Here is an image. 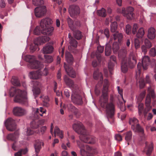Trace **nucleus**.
Here are the masks:
<instances>
[{"mask_svg": "<svg viewBox=\"0 0 156 156\" xmlns=\"http://www.w3.org/2000/svg\"><path fill=\"white\" fill-rule=\"evenodd\" d=\"M104 82L102 94L100 98V102L101 107L103 108L106 107L107 114L110 116L112 117L114 114V105L112 103L107 104L108 101V91L109 83L108 80L107 79H105Z\"/></svg>", "mask_w": 156, "mask_h": 156, "instance_id": "f257e3e1", "label": "nucleus"}, {"mask_svg": "<svg viewBox=\"0 0 156 156\" xmlns=\"http://www.w3.org/2000/svg\"><path fill=\"white\" fill-rule=\"evenodd\" d=\"M126 54L127 51L126 49H121L118 53L119 58H123L121 62V66L122 71L123 73H126L127 71V64L130 68H133L135 66L137 62V55L135 53L131 52L129 55L127 63L126 58Z\"/></svg>", "mask_w": 156, "mask_h": 156, "instance_id": "f03ea898", "label": "nucleus"}, {"mask_svg": "<svg viewBox=\"0 0 156 156\" xmlns=\"http://www.w3.org/2000/svg\"><path fill=\"white\" fill-rule=\"evenodd\" d=\"M73 129L80 134L79 137L81 141L85 143L93 144L95 142V138L93 136L88 135L81 122H77L73 124Z\"/></svg>", "mask_w": 156, "mask_h": 156, "instance_id": "7ed1b4c3", "label": "nucleus"}, {"mask_svg": "<svg viewBox=\"0 0 156 156\" xmlns=\"http://www.w3.org/2000/svg\"><path fill=\"white\" fill-rule=\"evenodd\" d=\"M10 96H15L14 101L15 102L21 104H26L28 103L27 92L25 90H22L19 89H11L10 93Z\"/></svg>", "mask_w": 156, "mask_h": 156, "instance_id": "20e7f679", "label": "nucleus"}, {"mask_svg": "<svg viewBox=\"0 0 156 156\" xmlns=\"http://www.w3.org/2000/svg\"><path fill=\"white\" fill-rule=\"evenodd\" d=\"M52 22V20L48 18H46L41 20L40 26L42 29L41 34L49 36L52 35L54 28L53 27L50 26Z\"/></svg>", "mask_w": 156, "mask_h": 156, "instance_id": "39448f33", "label": "nucleus"}, {"mask_svg": "<svg viewBox=\"0 0 156 156\" xmlns=\"http://www.w3.org/2000/svg\"><path fill=\"white\" fill-rule=\"evenodd\" d=\"M129 123L131 125V128L134 132L141 133L142 140H145L146 137L145 136L143 128L140 126L139 120L136 118L133 117L129 119Z\"/></svg>", "mask_w": 156, "mask_h": 156, "instance_id": "423d86ee", "label": "nucleus"}, {"mask_svg": "<svg viewBox=\"0 0 156 156\" xmlns=\"http://www.w3.org/2000/svg\"><path fill=\"white\" fill-rule=\"evenodd\" d=\"M150 63V59L148 56H144L142 58V63L139 62L137 65L138 70L136 72V78L137 79L139 77L138 76L141 73V69L142 67L144 70H146Z\"/></svg>", "mask_w": 156, "mask_h": 156, "instance_id": "0eeeda50", "label": "nucleus"}, {"mask_svg": "<svg viewBox=\"0 0 156 156\" xmlns=\"http://www.w3.org/2000/svg\"><path fill=\"white\" fill-rule=\"evenodd\" d=\"M46 112V110L43 107L39 108H33L31 118L34 120L38 119L40 116H42Z\"/></svg>", "mask_w": 156, "mask_h": 156, "instance_id": "6e6552de", "label": "nucleus"}, {"mask_svg": "<svg viewBox=\"0 0 156 156\" xmlns=\"http://www.w3.org/2000/svg\"><path fill=\"white\" fill-rule=\"evenodd\" d=\"M47 12L46 7L43 5L36 7L34 9V14L37 18H41L44 16Z\"/></svg>", "mask_w": 156, "mask_h": 156, "instance_id": "1a4fd4ad", "label": "nucleus"}, {"mask_svg": "<svg viewBox=\"0 0 156 156\" xmlns=\"http://www.w3.org/2000/svg\"><path fill=\"white\" fill-rule=\"evenodd\" d=\"M5 123L7 129L10 131H12L16 129V125L15 121L12 118L8 119L5 122Z\"/></svg>", "mask_w": 156, "mask_h": 156, "instance_id": "9d476101", "label": "nucleus"}, {"mask_svg": "<svg viewBox=\"0 0 156 156\" xmlns=\"http://www.w3.org/2000/svg\"><path fill=\"white\" fill-rule=\"evenodd\" d=\"M133 8L131 6L128 7L126 8V10H125V8H122V13L128 19L130 20L133 17Z\"/></svg>", "mask_w": 156, "mask_h": 156, "instance_id": "9b49d317", "label": "nucleus"}, {"mask_svg": "<svg viewBox=\"0 0 156 156\" xmlns=\"http://www.w3.org/2000/svg\"><path fill=\"white\" fill-rule=\"evenodd\" d=\"M69 12L72 17L78 15L80 13V9L79 7L76 5H70L69 9Z\"/></svg>", "mask_w": 156, "mask_h": 156, "instance_id": "f8f14e48", "label": "nucleus"}, {"mask_svg": "<svg viewBox=\"0 0 156 156\" xmlns=\"http://www.w3.org/2000/svg\"><path fill=\"white\" fill-rule=\"evenodd\" d=\"M50 40V37L46 36H42L35 38L34 41L35 45L38 46L44 43L47 41Z\"/></svg>", "mask_w": 156, "mask_h": 156, "instance_id": "ddd939ff", "label": "nucleus"}, {"mask_svg": "<svg viewBox=\"0 0 156 156\" xmlns=\"http://www.w3.org/2000/svg\"><path fill=\"white\" fill-rule=\"evenodd\" d=\"M13 112L16 116H21L24 115L26 113V111L21 107H16L13 108Z\"/></svg>", "mask_w": 156, "mask_h": 156, "instance_id": "4468645a", "label": "nucleus"}, {"mask_svg": "<svg viewBox=\"0 0 156 156\" xmlns=\"http://www.w3.org/2000/svg\"><path fill=\"white\" fill-rule=\"evenodd\" d=\"M145 146L143 150L148 156H149L151 154L153 148L152 143H149L147 141L145 142Z\"/></svg>", "mask_w": 156, "mask_h": 156, "instance_id": "2eb2a0df", "label": "nucleus"}, {"mask_svg": "<svg viewBox=\"0 0 156 156\" xmlns=\"http://www.w3.org/2000/svg\"><path fill=\"white\" fill-rule=\"evenodd\" d=\"M64 67L68 75L73 78L76 77V73L71 67H69L66 63H64Z\"/></svg>", "mask_w": 156, "mask_h": 156, "instance_id": "dca6fc26", "label": "nucleus"}, {"mask_svg": "<svg viewBox=\"0 0 156 156\" xmlns=\"http://www.w3.org/2000/svg\"><path fill=\"white\" fill-rule=\"evenodd\" d=\"M29 66L32 69H37L44 67L43 65L39 61L36 60L35 59L34 61H33L29 64Z\"/></svg>", "mask_w": 156, "mask_h": 156, "instance_id": "f3484780", "label": "nucleus"}, {"mask_svg": "<svg viewBox=\"0 0 156 156\" xmlns=\"http://www.w3.org/2000/svg\"><path fill=\"white\" fill-rule=\"evenodd\" d=\"M54 48L53 47L49 44H47L42 49L44 54H50L53 52Z\"/></svg>", "mask_w": 156, "mask_h": 156, "instance_id": "a211bd4d", "label": "nucleus"}, {"mask_svg": "<svg viewBox=\"0 0 156 156\" xmlns=\"http://www.w3.org/2000/svg\"><path fill=\"white\" fill-rule=\"evenodd\" d=\"M29 76L30 79L34 80H37L41 78L39 70L30 72L29 73Z\"/></svg>", "mask_w": 156, "mask_h": 156, "instance_id": "6ab92c4d", "label": "nucleus"}, {"mask_svg": "<svg viewBox=\"0 0 156 156\" xmlns=\"http://www.w3.org/2000/svg\"><path fill=\"white\" fill-rule=\"evenodd\" d=\"M72 30L73 31V35L74 38L78 40H80L81 39L82 35L80 31L75 28Z\"/></svg>", "mask_w": 156, "mask_h": 156, "instance_id": "aec40b11", "label": "nucleus"}, {"mask_svg": "<svg viewBox=\"0 0 156 156\" xmlns=\"http://www.w3.org/2000/svg\"><path fill=\"white\" fill-rule=\"evenodd\" d=\"M123 34L122 33L116 32L112 35V38L114 40H117L119 43H120L123 38Z\"/></svg>", "mask_w": 156, "mask_h": 156, "instance_id": "412c9836", "label": "nucleus"}, {"mask_svg": "<svg viewBox=\"0 0 156 156\" xmlns=\"http://www.w3.org/2000/svg\"><path fill=\"white\" fill-rule=\"evenodd\" d=\"M155 30L152 27L150 28L148 30L147 37L150 39H154L155 36Z\"/></svg>", "mask_w": 156, "mask_h": 156, "instance_id": "4be33fe9", "label": "nucleus"}, {"mask_svg": "<svg viewBox=\"0 0 156 156\" xmlns=\"http://www.w3.org/2000/svg\"><path fill=\"white\" fill-rule=\"evenodd\" d=\"M146 91L143 90L140 94L136 96V100L137 102H140L144 98L146 94Z\"/></svg>", "mask_w": 156, "mask_h": 156, "instance_id": "5701e85b", "label": "nucleus"}, {"mask_svg": "<svg viewBox=\"0 0 156 156\" xmlns=\"http://www.w3.org/2000/svg\"><path fill=\"white\" fill-rule=\"evenodd\" d=\"M93 77L94 79L97 80L99 77L100 78V80L102 83V81L103 80V77L102 73L100 72H99L98 70L95 71L94 73Z\"/></svg>", "mask_w": 156, "mask_h": 156, "instance_id": "b1692460", "label": "nucleus"}, {"mask_svg": "<svg viewBox=\"0 0 156 156\" xmlns=\"http://www.w3.org/2000/svg\"><path fill=\"white\" fill-rule=\"evenodd\" d=\"M36 143L34 144V148L35 151L38 153L39 152L41 148V144L42 145L44 144L43 142H41L39 140H37L36 141Z\"/></svg>", "mask_w": 156, "mask_h": 156, "instance_id": "393cba45", "label": "nucleus"}, {"mask_svg": "<svg viewBox=\"0 0 156 156\" xmlns=\"http://www.w3.org/2000/svg\"><path fill=\"white\" fill-rule=\"evenodd\" d=\"M54 133H56L57 135L61 139H62L64 137L63 131L62 130H60L58 126L55 127Z\"/></svg>", "mask_w": 156, "mask_h": 156, "instance_id": "a878e982", "label": "nucleus"}, {"mask_svg": "<svg viewBox=\"0 0 156 156\" xmlns=\"http://www.w3.org/2000/svg\"><path fill=\"white\" fill-rule=\"evenodd\" d=\"M66 61L69 63H71L73 61V57L71 54L68 51L66 52Z\"/></svg>", "mask_w": 156, "mask_h": 156, "instance_id": "bb28decb", "label": "nucleus"}, {"mask_svg": "<svg viewBox=\"0 0 156 156\" xmlns=\"http://www.w3.org/2000/svg\"><path fill=\"white\" fill-rule=\"evenodd\" d=\"M41 98L43 102L44 105L46 107H48L49 106V98L47 96H41L40 97Z\"/></svg>", "mask_w": 156, "mask_h": 156, "instance_id": "cd10ccee", "label": "nucleus"}, {"mask_svg": "<svg viewBox=\"0 0 156 156\" xmlns=\"http://www.w3.org/2000/svg\"><path fill=\"white\" fill-rule=\"evenodd\" d=\"M145 34L144 29L143 27L140 28L136 33V37L138 38H142Z\"/></svg>", "mask_w": 156, "mask_h": 156, "instance_id": "c85d7f7f", "label": "nucleus"}, {"mask_svg": "<svg viewBox=\"0 0 156 156\" xmlns=\"http://www.w3.org/2000/svg\"><path fill=\"white\" fill-rule=\"evenodd\" d=\"M64 80L66 84L68 86L72 87L73 85V82L67 76L65 75L64 76Z\"/></svg>", "mask_w": 156, "mask_h": 156, "instance_id": "c756f323", "label": "nucleus"}, {"mask_svg": "<svg viewBox=\"0 0 156 156\" xmlns=\"http://www.w3.org/2000/svg\"><path fill=\"white\" fill-rule=\"evenodd\" d=\"M64 80L66 84L68 86L72 87L73 85V82L67 76L65 75L64 76Z\"/></svg>", "mask_w": 156, "mask_h": 156, "instance_id": "7c9ffc66", "label": "nucleus"}, {"mask_svg": "<svg viewBox=\"0 0 156 156\" xmlns=\"http://www.w3.org/2000/svg\"><path fill=\"white\" fill-rule=\"evenodd\" d=\"M18 136V135L15 133L14 134H8L7 136V139L9 140L14 141L16 139Z\"/></svg>", "mask_w": 156, "mask_h": 156, "instance_id": "2f4dec72", "label": "nucleus"}, {"mask_svg": "<svg viewBox=\"0 0 156 156\" xmlns=\"http://www.w3.org/2000/svg\"><path fill=\"white\" fill-rule=\"evenodd\" d=\"M35 57L33 55H27L25 57V60L29 62V64L33 61H34Z\"/></svg>", "mask_w": 156, "mask_h": 156, "instance_id": "473e14b6", "label": "nucleus"}, {"mask_svg": "<svg viewBox=\"0 0 156 156\" xmlns=\"http://www.w3.org/2000/svg\"><path fill=\"white\" fill-rule=\"evenodd\" d=\"M69 43L71 46L76 48L77 46L78 42L73 37H71L69 40Z\"/></svg>", "mask_w": 156, "mask_h": 156, "instance_id": "72a5a7b5", "label": "nucleus"}, {"mask_svg": "<svg viewBox=\"0 0 156 156\" xmlns=\"http://www.w3.org/2000/svg\"><path fill=\"white\" fill-rule=\"evenodd\" d=\"M45 62V63H50L53 60V57L52 56L48 55H44Z\"/></svg>", "mask_w": 156, "mask_h": 156, "instance_id": "f704fd0d", "label": "nucleus"}, {"mask_svg": "<svg viewBox=\"0 0 156 156\" xmlns=\"http://www.w3.org/2000/svg\"><path fill=\"white\" fill-rule=\"evenodd\" d=\"M118 27L117 23L116 22H114L111 23L110 25L111 31L112 32H115L117 30Z\"/></svg>", "mask_w": 156, "mask_h": 156, "instance_id": "c9c22d12", "label": "nucleus"}, {"mask_svg": "<svg viewBox=\"0 0 156 156\" xmlns=\"http://www.w3.org/2000/svg\"><path fill=\"white\" fill-rule=\"evenodd\" d=\"M11 82L15 86H19L20 85V81L16 77H12L11 80Z\"/></svg>", "mask_w": 156, "mask_h": 156, "instance_id": "e433bc0d", "label": "nucleus"}, {"mask_svg": "<svg viewBox=\"0 0 156 156\" xmlns=\"http://www.w3.org/2000/svg\"><path fill=\"white\" fill-rule=\"evenodd\" d=\"M98 15L101 17H105L106 15L105 9L102 8L101 10H98L97 11Z\"/></svg>", "mask_w": 156, "mask_h": 156, "instance_id": "4c0bfd02", "label": "nucleus"}, {"mask_svg": "<svg viewBox=\"0 0 156 156\" xmlns=\"http://www.w3.org/2000/svg\"><path fill=\"white\" fill-rule=\"evenodd\" d=\"M148 94L147 95H149L150 96L151 95V97L153 98H155L156 96L155 94L154 90L153 89H151V86L148 87Z\"/></svg>", "mask_w": 156, "mask_h": 156, "instance_id": "58836bf2", "label": "nucleus"}, {"mask_svg": "<svg viewBox=\"0 0 156 156\" xmlns=\"http://www.w3.org/2000/svg\"><path fill=\"white\" fill-rule=\"evenodd\" d=\"M137 103H138V114L140 115L144 111V104L140 102Z\"/></svg>", "mask_w": 156, "mask_h": 156, "instance_id": "ea45409f", "label": "nucleus"}, {"mask_svg": "<svg viewBox=\"0 0 156 156\" xmlns=\"http://www.w3.org/2000/svg\"><path fill=\"white\" fill-rule=\"evenodd\" d=\"M33 4L35 6L40 5L44 3L43 0H32Z\"/></svg>", "mask_w": 156, "mask_h": 156, "instance_id": "a19ab883", "label": "nucleus"}, {"mask_svg": "<svg viewBox=\"0 0 156 156\" xmlns=\"http://www.w3.org/2000/svg\"><path fill=\"white\" fill-rule=\"evenodd\" d=\"M132 137V133L130 131L128 132L127 133L126 137L125 140L128 142H129L131 139ZM129 144V142H128V144Z\"/></svg>", "mask_w": 156, "mask_h": 156, "instance_id": "79ce46f5", "label": "nucleus"}, {"mask_svg": "<svg viewBox=\"0 0 156 156\" xmlns=\"http://www.w3.org/2000/svg\"><path fill=\"white\" fill-rule=\"evenodd\" d=\"M111 51V46L109 45L106 46L105 50V52L106 55L109 56L110 55Z\"/></svg>", "mask_w": 156, "mask_h": 156, "instance_id": "37998d69", "label": "nucleus"}, {"mask_svg": "<svg viewBox=\"0 0 156 156\" xmlns=\"http://www.w3.org/2000/svg\"><path fill=\"white\" fill-rule=\"evenodd\" d=\"M32 90L34 95L35 97H37L41 92L40 89L37 87H34L32 89Z\"/></svg>", "mask_w": 156, "mask_h": 156, "instance_id": "c03bdc74", "label": "nucleus"}, {"mask_svg": "<svg viewBox=\"0 0 156 156\" xmlns=\"http://www.w3.org/2000/svg\"><path fill=\"white\" fill-rule=\"evenodd\" d=\"M119 47L117 42H114L113 45V50L114 53L116 52L119 50Z\"/></svg>", "mask_w": 156, "mask_h": 156, "instance_id": "a18cd8bd", "label": "nucleus"}, {"mask_svg": "<svg viewBox=\"0 0 156 156\" xmlns=\"http://www.w3.org/2000/svg\"><path fill=\"white\" fill-rule=\"evenodd\" d=\"M39 70V73L41 77L42 76H47L48 73V70L46 68H44L43 71L40 70Z\"/></svg>", "mask_w": 156, "mask_h": 156, "instance_id": "49530a36", "label": "nucleus"}, {"mask_svg": "<svg viewBox=\"0 0 156 156\" xmlns=\"http://www.w3.org/2000/svg\"><path fill=\"white\" fill-rule=\"evenodd\" d=\"M151 102V98L149 95H147L145 101L146 105L147 107H149L150 105Z\"/></svg>", "mask_w": 156, "mask_h": 156, "instance_id": "de8ad7c7", "label": "nucleus"}, {"mask_svg": "<svg viewBox=\"0 0 156 156\" xmlns=\"http://www.w3.org/2000/svg\"><path fill=\"white\" fill-rule=\"evenodd\" d=\"M67 21L68 25L70 29L71 30H73V28H74L73 20L70 18H69L67 19Z\"/></svg>", "mask_w": 156, "mask_h": 156, "instance_id": "09e8293b", "label": "nucleus"}, {"mask_svg": "<svg viewBox=\"0 0 156 156\" xmlns=\"http://www.w3.org/2000/svg\"><path fill=\"white\" fill-rule=\"evenodd\" d=\"M30 126L32 129H36L39 127L38 123L34 121L30 123Z\"/></svg>", "mask_w": 156, "mask_h": 156, "instance_id": "8fccbe9b", "label": "nucleus"}, {"mask_svg": "<svg viewBox=\"0 0 156 156\" xmlns=\"http://www.w3.org/2000/svg\"><path fill=\"white\" fill-rule=\"evenodd\" d=\"M139 82L140 88H143L145 85V83L144 78L141 77L139 80Z\"/></svg>", "mask_w": 156, "mask_h": 156, "instance_id": "3c124183", "label": "nucleus"}, {"mask_svg": "<svg viewBox=\"0 0 156 156\" xmlns=\"http://www.w3.org/2000/svg\"><path fill=\"white\" fill-rule=\"evenodd\" d=\"M42 29L41 27V29H40V27H37L34 30V34L36 35H39L41 33V31Z\"/></svg>", "mask_w": 156, "mask_h": 156, "instance_id": "603ef678", "label": "nucleus"}, {"mask_svg": "<svg viewBox=\"0 0 156 156\" xmlns=\"http://www.w3.org/2000/svg\"><path fill=\"white\" fill-rule=\"evenodd\" d=\"M131 27L130 25L127 24L126 27L125 31L126 34L128 35H129L131 33Z\"/></svg>", "mask_w": 156, "mask_h": 156, "instance_id": "864d4df0", "label": "nucleus"}, {"mask_svg": "<svg viewBox=\"0 0 156 156\" xmlns=\"http://www.w3.org/2000/svg\"><path fill=\"white\" fill-rule=\"evenodd\" d=\"M144 44L146 48H149L151 47V43L147 39H145Z\"/></svg>", "mask_w": 156, "mask_h": 156, "instance_id": "5fc2aeb1", "label": "nucleus"}, {"mask_svg": "<svg viewBox=\"0 0 156 156\" xmlns=\"http://www.w3.org/2000/svg\"><path fill=\"white\" fill-rule=\"evenodd\" d=\"M138 28V25L136 23H134L133 24V27L132 30V33L133 34L136 33L137 30Z\"/></svg>", "mask_w": 156, "mask_h": 156, "instance_id": "6e6d98bb", "label": "nucleus"}, {"mask_svg": "<svg viewBox=\"0 0 156 156\" xmlns=\"http://www.w3.org/2000/svg\"><path fill=\"white\" fill-rule=\"evenodd\" d=\"M69 110L71 112L74 113L75 114H76L78 111V110L73 105H70L69 108Z\"/></svg>", "mask_w": 156, "mask_h": 156, "instance_id": "4d7b16f0", "label": "nucleus"}, {"mask_svg": "<svg viewBox=\"0 0 156 156\" xmlns=\"http://www.w3.org/2000/svg\"><path fill=\"white\" fill-rule=\"evenodd\" d=\"M47 129V127L46 126H43L41 127L40 129V131L39 130L36 131L37 133H41L42 134H44L45 132Z\"/></svg>", "mask_w": 156, "mask_h": 156, "instance_id": "13d9d810", "label": "nucleus"}, {"mask_svg": "<svg viewBox=\"0 0 156 156\" xmlns=\"http://www.w3.org/2000/svg\"><path fill=\"white\" fill-rule=\"evenodd\" d=\"M114 66V64L111 62H109L108 63V68L111 74L112 73V71L113 69Z\"/></svg>", "mask_w": 156, "mask_h": 156, "instance_id": "bf43d9fd", "label": "nucleus"}, {"mask_svg": "<svg viewBox=\"0 0 156 156\" xmlns=\"http://www.w3.org/2000/svg\"><path fill=\"white\" fill-rule=\"evenodd\" d=\"M135 46L136 49L139 48L140 46V42L139 39L136 38L135 39Z\"/></svg>", "mask_w": 156, "mask_h": 156, "instance_id": "052dcab7", "label": "nucleus"}, {"mask_svg": "<svg viewBox=\"0 0 156 156\" xmlns=\"http://www.w3.org/2000/svg\"><path fill=\"white\" fill-rule=\"evenodd\" d=\"M150 55L153 57L155 56L156 55V51L154 48H151L149 51Z\"/></svg>", "mask_w": 156, "mask_h": 156, "instance_id": "680f3d73", "label": "nucleus"}, {"mask_svg": "<svg viewBox=\"0 0 156 156\" xmlns=\"http://www.w3.org/2000/svg\"><path fill=\"white\" fill-rule=\"evenodd\" d=\"M117 90L118 91V93L120 95L122 98L124 100L123 96V90L122 88H121L119 86L117 87ZM125 102H126V101L123 100Z\"/></svg>", "mask_w": 156, "mask_h": 156, "instance_id": "e2e57ef3", "label": "nucleus"}, {"mask_svg": "<svg viewBox=\"0 0 156 156\" xmlns=\"http://www.w3.org/2000/svg\"><path fill=\"white\" fill-rule=\"evenodd\" d=\"M26 132L28 136L31 135L34 133V131L33 130V129H31L30 128H27Z\"/></svg>", "mask_w": 156, "mask_h": 156, "instance_id": "0e129e2a", "label": "nucleus"}, {"mask_svg": "<svg viewBox=\"0 0 156 156\" xmlns=\"http://www.w3.org/2000/svg\"><path fill=\"white\" fill-rule=\"evenodd\" d=\"M104 34L105 35L107 38H108L109 37V31L108 29L106 28L105 29Z\"/></svg>", "mask_w": 156, "mask_h": 156, "instance_id": "69168bd1", "label": "nucleus"}, {"mask_svg": "<svg viewBox=\"0 0 156 156\" xmlns=\"http://www.w3.org/2000/svg\"><path fill=\"white\" fill-rule=\"evenodd\" d=\"M75 103L78 105H81L82 103V98L80 96L79 97L78 99H76Z\"/></svg>", "mask_w": 156, "mask_h": 156, "instance_id": "338daca9", "label": "nucleus"}, {"mask_svg": "<svg viewBox=\"0 0 156 156\" xmlns=\"http://www.w3.org/2000/svg\"><path fill=\"white\" fill-rule=\"evenodd\" d=\"M104 47L101 46H98L97 47V51L100 53H102L104 51Z\"/></svg>", "mask_w": 156, "mask_h": 156, "instance_id": "774afa93", "label": "nucleus"}]
</instances>
